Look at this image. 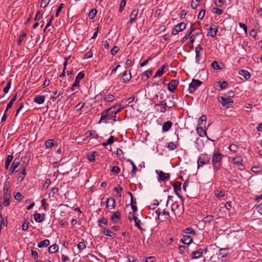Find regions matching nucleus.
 I'll return each instance as SVG.
<instances>
[{
    "instance_id": "f257e3e1",
    "label": "nucleus",
    "mask_w": 262,
    "mask_h": 262,
    "mask_svg": "<svg viewBox=\"0 0 262 262\" xmlns=\"http://www.w3.org/2000/svg\"><path fill=\"white\" fill-rule=\"evenodd\" d=\"M116 106L114 105L112 107L102 112L99 123L100 122H104V120L105 119L107 120H112L114 122H116L117 121V116L115 111H114V108H115Z\"/></svg>"
},
{
    "instance_id": "f03ea898",
    "label": "nucleus",
    "mask_w": 262,
    "mask_h": 262,
    "mask_svg": "<svg viewBox=\"0 0 262 262\" xmlns=\"http://www.w3.org/2000/svg\"><path fill=\"white\" fill-rule=\"evenodd\" d=\"M223 157V154L218 151L213 154L211 161L215 171H218L221 168Z\"/></svg>"
},
{
    "instance_id": "7ed1b4c3",
    "label": "nucleus",
    "mask_w": 262,
    "mask_h": 262,
    "mask_svg": "<svg viewBox=\"0 0 262 262\" xmlns=\"http://www.w3.org/2000/svg\"><path fill=\"white\" fill-rule=\"evenodd\" d=\"M210 157L207 154H202L199 156L197 161L198 167L199 168L205 164L210 163Z\"/></svg>"
},
{
    "instance_id": "20e7f679",
    "label": "nucleus",
    "mask_w": 262,
    "mask_h": 262,
    "mask_svg": "<svg viewBox=\"0 0 262 262\" xmlns=\"http://www.w3.org/2000/svg\"><path fill=\"white\" fill-rule=\"evenodd\" d=\"M218 101L222 106L226 108L231 107L233 104V100L230 98H226L223 96L218 97Z\"/></svg>"
},
{
    "instance_id": "39448f33",
    "label": "nucleus",
    "mask_w": 262,
    "mask_h": 262,
    "mask_svg": "<svg viewBox=\"0 0 262 262\" xmlns=\"http://www.w3.org/2000/svg\"><path fill=\"white\" fill-rule=\"evenodd\" d=\"M202 84V82L199 80L193 79L189 84V91L190 93H194L198 88Z\"/></svg>"
},
{
    "instance_id": "423d86ee",
    "label": "nucleus",
    "mask_w": 262,
    "mask_h": 262,
    "mask_svg": "<svg viewBox=\"0 0 262 262\" xmlns=\"http://www.w3.org/2000/svg\"><path fill=\"white\" fill-rule=\"evenodd\" d=\"M186 27V24L184 22H182V23H180L177 24V25L175 26L174 28H173L172 32V35L177 34L179 32H181V31H183L184 30H185Z\"/></svg>"
},
{
    "instance_id": "0eeeda50",
    "label": "nucleus",
    "mask_w": 262,
    "mask_h": 262,
    "mask_svg": "<svg viewBox=\"0 0 262 262\" xmlns=\"http://www.w3.org/2000/svg\"><path fill=\"white\" fill-rule=\"evenodd\" d=\"M232 161L233 163L238 166V169L243 170L245 169V166L243 165V159L241 157H235L233 158Z\"/></svg>"
},
{
    "instance_id": "6e6552de",
    "label": "nucleus",
    "mask_w": 262,
    "mask_h": 262,
    "mask_svg": "<svg viewBox=\"0 0 262 262\" xmlns=\"http://www.w3.org/2000/svg\"><path fill=\"white\" fill-rule=\"evenodd\" d=\"M156 172L159 176L158 180L159 181H166V180H169V179L170 178V176L168 173H165L161 170L159 171L158 170H156Z\"/></svg>"
},
{
    "instance_id": "1a4fd4ad",
    "label": "nucleus",
    "mask_w": 262,
    "mask_h": 262,
    "mask_svg": "<svg viewBox=\"0 0 262 262\" xmlns=\"http://www.w3.org/2000/svg\"><path fill=\"white\" fill-rule=\"evenodd\" d=\"M179 82L177 80H171L168 84V90L171 93H173L176 90Z\"/></svg>"
},
{
    "instance_id": "9d476101",
    "label": "nucleus",
    "mask_w": 262,
    "mask_h": 262,
    "mask_svg": "<svg viewBox=\"0 0 262 262\" xmlns=\"http://www.w3.org/2000/svg\"><path fill=\"white\" fill-rule=\"evenodd\" d=\"M195 31L194 34L190 36V42L193 43L197 36L202 34V30L201 28L194 29Z\"/></svg>"
},
{
    "instance_id": "9b49d317",
    "label": "nucleus",
    "mask_w": 262,
    "mask_h": 262,
    "mask_svg": "<svg viewBox=\"0 0 262 262\" xmlns=\"http://www.w3.org/2000/svg\"><path fill=\"white\" fill-rule=\"evenodd\" d=\"M203 51V48L201 46H198L195 48V61L198 63H200L201 60V53Z\"/></svg>"
},
{
    "instance_id": "f8f14e48",
    "label": "nucleus",
    "mask_w": 262,
    "mask_h": 262,
    "mask_svg": "<svg viewBox=\"0 0 262 262\" xmlns=\"http://www.w3.org/2000/svg\"><path fill=\"white\" fill-rule=\"evenodd\" d=\"M203 256V249H199L196 251H193L191 253V259H198Z\"/></svg>"
},
{
    "instance_id": "ddd939ff",
    "label": "nucleus",
    "mask_w": 262,
    "mask_h": 262,
    "mask_svg": "<svg viewBox=\"0 0 262 262\" xmlns=\"http://www.w3.org/2000/svg\"><path fill=\"white\" fill-rule=\"evenodd\" d=\"M11 196L10 191L4 192V205L5 206H8L10 204V198Z\"/></svg>"
},
{
    "instance_id": "4468645a",
    "label": "nucleus",
    "mask_w": 262,
    "mask_h": 262,
    "mask_svg": "<svg viewBox=\"0 0 262 262\" xmlns=\"http://www.w3.org/2000/svg\"><path fill=\"white\" fill-rule=\"evenodd\" d=\"M139 12V10L138 9H135L132 11L131 14H130V20L128 23L132 24L136 20V17L138 15Z\"/></svg>"
},
{
    "instance_id": "2eb2a0df",
    "label": "nucleus",
    "mask_w": 262,
    "mask_h": 262,
    "mask_svg": "<svg viewBox=\"0 0 262 262\" xmlns=\"http://www.w3.org/2000/svg\"><path fill=\"white\" fill-rule=\"evenodd\" d=\"M122 77L123 82H128L132 78L130 72L129 71V73H128L127 71H124L122 74Z\"/></svg>"
},
{
    "instance_id": "dca6fc26",
    "label": "nucleus",
    "mask_w": 262,
    "mask_h": 262,
    "mask_svg": "<svg viewBox=\"0 0 262 262\" xmlns=\"http://www.w3.org/2000/svg\"><path fill=\"white\" fill-rule=\"evenodd\" d=\"M174 188V191L176 192V194L179 197L181 198V195L180 194V191L181 190V183L179 182H177L174 183L173 185Z\"/></svg>"
},
{
    "instance_id": "f3484780",
    "label": "nucleus",
    "mask_w": 262,
    "mask_h": 262,
    "mask_svg": "<svg viewBox=\"0 0 262 262\" xmlns=\"http://www.w3.org/2000/svg\"><path fill=\"white\" fill-rule=\"evenodd\" d=\"M181 241L185 245H189L192 242L193 239L190 235H185L182 238Z\"/></svg>"
},
{
    "instance_id": "a211bd4d",
    "label": "nucleus",
    "mask_w": 262,
    "mask_h": 262,
    "mask_svg": "<svg viewBox=\"0 0 262 262\" xmlns=\"http://www.w3.org/2000/svg\"><path fill=\"white\" fill-rule=\"evenodd\" d=\"M34 219L36 222L40 223L45 220V214H40L39 213H35L34 214Z\"/></svg>"
},
{
    "instance_id": "6ab92c4d",
    "label": "nucleus",
    "mask_w": 262,
    "mask_h": 262,
    "mask_svg": "<svg viewBox=\"0 0 262 262\" xmlns=\"http://www.w3.org/2000/svg\"><path fill=\"white\" fill-rule=\"evenodd\" d=\"M217 32V28L216 26H211L208 30V34L212 37H214Z\"/></svg>"
},
{
    "instance_id": "aec40b11",
    "label": "nucleus",
    "mask_w": 262,
    "mask_h": 262,
    "mask_svg": "<svg viewBox=\"0 0 262 262\" xmlns=\"http://www.w3.org/2000/svg\"><path fill=\"white\" fill-rule=\"evenodd\" d=\"M116 206V201L114 198L110 197L108 199L106 203V207L107 208H115Z\"/></svg>"
},
{
    "instance_id": "412c9836",
    "label": "nucleus",
    "mask_w": 262,
    "mask_h": 262,
    "mask_svg": "<svg viewBox=\"0 0 262 262\" xmlns=\"http://www.w3.org/2000/svg\"><path fill=\"white\" fill-rule=\"evenodd\" d=\"M238 74L241 76H243L246 80H248L251 77L250 73L247 70H241L239 71Z\"/></svg>"
},
{
    "instance_id": "4be33fe9",
    "label": "nucleus",
    "mask_w": 262,
    "mask_h": 262,
    "mask_svg": "<svg viewBox=\"0 0 262 262\" xmlns=\"http://www.w3.org/2000/svg\"><path fill=\"white\" fill-rule=\"evenodd\" d=\"M172 125V123L170 121L165 122L162 126V132H166L169 130Z\"/></svg>"
},
{
    "instance_id": "5701e85b",
    "label": "nucleus",
    "mask_w": 262,
    "mask_h": 262,
    "mask_svg": "<svg viewBox=\"0 0 262 262\" xmlns=\"http://www.w3.org/2000/svg\"><path fill=\"white\" fill-rule=\"evenodd\" d=\"M193 25H191L190 29L188 30L187 32L185 34V35L183 37L182 39V42H184L186 39H187L191 36V34L194 31L195 29L193 28Z\"/></svg>"
},
{
    "instance_id": "b1692460",
    "label": "nucleus",
    "mask_w": 262,
    "mask_h": 262,
    "mask_svg": "<svg viewBox=\"0 0 262 262\" xmlns=\"http://www.w3.org/2000/svg\"><path fill=\"white\" fill-rule=\"evenodd\" d=\"M45 100V97L43 95H38L34 98V102L38 104H42Z\"/></svg>"
},
{
    "instance_id": "393cba45",
    "label": "nucleus",
    "mask_w": 262,
    "mask_h": 262,
    "mask_svg": "<svg viewBox=\"0 0 262 262\" xmlns=\"http://www.w3.org/2000/svg\"><path fill=\"white\" fill-rule=\"evenodd\" d=\"M133 219L135 221V226L137 227L141 231H145V229L142 228L140 226L141 221L134 214H132Z\"/></svg>"
},
{
    "instance_id": "a878e982",
    "label": "nucleus",
    "mask_w": 262,
    "mask_h": 262,
    "mask_svg": "<svg viewBox=\"0 0 262 262\" xmlns=\"http://www.w3.org/2000/svg\"><path fill=\"white\" fill-rule=\"evenodd\" d=\"M20 160L18 158H16L13 160L12 164L11 165L10 169H16V168L20 164Z\"/></svg>"
},
{
    "instance_id": "bb28decb",
    "label": "nucleus",
    "mask_w": 262,
    "mask_h": 262,
    "mask_svg": "<svg viewBox=\"0 0 262 262\" xmlns=\"http://www.w3.org/2000/svg\"><path fill=\"white\" fill-rule=\"evenodd\" d=\"M50 243L49 239L43 240L38 244V247L40 248L47 247L50 245Z\"/></svg>"
},
{
    "instance_id": "cd10ccee",
    "label": "nucleus",
    "mask_w": 262,
    "mask_h": 262,
    "mask_svg": "<svg viewBox=\"0 0 262 262\" xmlns=\"http://www.w3.org/2000/svg\"><path fill=\"white\" fill-rule=\"evenodd\" d=\"M58 191H59V189L57 187H53L49 193L48 195H49V198H50V197L55 198V195L56 194H57V195L58 194Z\"/></svg>"
},
{
    "instance_id": "c85d7f7f",
    "label": "nucleus",
    "mask_w": 262,
    "mask_h": 262,
    "mask_svg": "<svg viewBox=\"0 0 262 262\" xmlns=\"http://www.w3.org/2000/svg\"><path fill=\"white\" fill-rule=\"evenodd\" d=\"M196 132L198 134L200 137H203L204 136H207L206 132L203 129V126H200L197 127Z\"/></svg>"
},
{
    "instance_id": "c756f323",
    "label": "nucleus",
    "mask_w": 262,
    "mask_h": 262,
    "mask_svg": "<svg viewBox=\"0 0 262 262\" xmlns=\"http://www.w3.org/2000/svg\"><path fill=\"white\" fill-rule=\"evenodd\" d=\"M55 141L53 139H49L45 141V146L46 148H50L54 145Z\"/></svg>"
},
{
    "instance_id": "7c9ffc66",
    "label": "nucleus",
    "mask_w": 262,
    "mask_h": 262,
    "mask_svg": "<svg viewBox=\"0 0 262 262\" xmlns=\"http://www.w3.org/2000/svg\"><path fill=\"white\" fill-rule=\"evenodd\" d=\"M166 101V105L167 108H170L173 107L175 105V103L173 101V98L169 97L167 100H165Z\"/></svg>"
},
{
    "instance_id": "2f4dec72",
    "label": "nucleus",
    "mask_w": 262,
    "mask_h": 262,
    "mask_svg": "<svg viewBox=\"0 0 262 262\" xmlns=\"http://www.w3.org/2000/svg\"><path fill=\"white\" fill-rule=\"evenodd\" d=\"M103 234L105 235L108 236L110 237L114 238L115 236V234L113 232L111 231L109 229L105 228L103 231Z\"/></svg>"
},
{
    "instance_id": "473e14b6",
    "label": "nucleus",
    "mask_w": 262,
    "mask_h": 262,
    "mask_svg": "<svg viewBox=\"0 0 262 262\" xmlns=\"http://www.w3.org/2000/svg\"><path fill=\"white\" fill-rule=\"evenodd\" d=\"M127 161L129 162L132 166L133 169L131 171V174L133 176H134L135 175V174L136 173L138 168L133 161L129 159L127 160Z\"/></svg>"
},
{
    "instance_id": "72a5a7b5",
    "label": "nucleus",
    "mask_w": 262,
    "mask_h": 262,
    "mask_svg": "<svg viewBox=\"0 0 262 262\" xmlns=\"http://www.w3.org/2000/svg\"><path fill=\"white\" fill-rule=\"evenodd\" d=\"M58 250V246L56 244H54L49 247L48 249L49 252L50 253H56Z\"/></svg>"
},
{
    "instance_id": "f704fd0d",
    "label": "nucleus",
    "mask_w": 262,
    "mask_h": 262,
    "mask_svg": "<svg viewBox=\"0 0 262 262\" xmlns=\"http://www.w3.org/2000/svg\"><path fill=\"white\" fill-rule=\"evenodd\" d=\"M13 158V157L12 155H8L7 157L6 160L5 161V166L6 169H8L9 168L10 162L12 160Z\"/></svg>"
},
{
    "instance_id": "c9c22d12",
    "label": "nucleus",
    "mask_w": 262,
    "mask_h": 262,
    "mask_svg": "<svg viewBox=\"0 0 262 262\" xmlns=\"http://www.w3.org/2000/svg\"><path fill=\"white\" fill-rule=\"evenodd\" d=\"M206 121V117L205 115L202 116L199 119L198 125L200 126H205V124Z\"/></svg>"
},
{
    "instance_id": "e433bc0d",
    "label": "nucleus",
    "mask_w": 262,
    "mask_h": 262,
    "mask_svg": "<svg viewBox=\"0 0 262 262\" xmlns=\"http://www.w3.org/2000/svg\"><path fill=\"white\" fill-rule=\"evenodd\" d=\"M120 213L119 212H115L111 216V220L115 223L117 222L120 219Z\"/></svg>"
},
{
    "instance_id": "4c0bfd02",
    "label": "nucleus",
    "mask_w": 262,
    "mask_h": 262,
    "mask_svg": "<svg viewBox=\"0 0 262 262\" xmlns=\"http://www.w3.org/2000/svg\"><path fill=\"white\" fill-rule=\"evenodd\" d=\"M157 105L160 106L162 107V110H161V112L164 113L165 112L166 108H167V105H166L165 101H160L159 103H158Z\"/></svg>"
},
{
    "instance_id": "58836bf2",
    "label": "nucleus",
    "mask_w": 262,
    "mask_h": 262,
    "mask_svg": "<svg viewBox=\"0 0 262 262\" xmlns=\"http://www.w3.org/2000/svg\"><path fill=\"white\" fill-rule=\"evenodd\" d=\"M85 136L86 137H90L91 136H94L95 138H98L99 136L95 134L94 130H88L85 133Z\"/></svg>"
},
{
    "instance_id": "ea45409f",
    "label": "nucleus",
    "mask_w": 262,
    "mask_h": 262,
    "mask_svg": "<svg viewBox=\"0 0 262 262\" xmlns=\"http://www.w3.org/2000/svg\"><path fill=\"white\" fill-rule=\"evenodd\" d=\"M165 67V65H163L160 69H159L156 72L155 77L161 76L164 72V69Z\"/></svg>"
},
{
    "instance_id": "a19ab883",
    "label": "nucleus",
    "mask_w": 262,
    "mask_h": 262,
    "mask_svg": "<svg viewBox=\"0 0 262 262\" xmlns=\"http://www.w3.org/2000/svg\"><path fill=\"white\" fill-rule=\"evenodd\" d=\"M219 255H221L223 258L226 257L228 255L227 249L221 248L219 250Z\"/></svg>"
},
{
    "instance_id": "79ce46f5",
    "label": "nucleus",
    "mask_w": 262,
    "mask_h": 262,
    "mask_svg": "<svg viewBox=\"0 0 262 262\" xmlns=\"http://www.w3.org/2000/svg\"><path fill=\"white\" fill-rule=\"evenodd\" d=\"M114 190L116 192L117 195L119 198H120L121 196V192L123 190L122 187L118 185L117 187H115L114 188Z\"/></svg>"
},
{
    "instance_id": "37998d69",
    "label": "nucleus",
    "mask_w": 262,
    "mask_h": 262,
    "mask_svg": "<svg viewBox=\"0 0 262 262\" xmlns=\"http://www.w3.org/2000/svg\"><path fill=\"white\" fill-rule=\"evenodd\" d=\"M62 94L61 92H58L57 91L53 92V95L51 96L50 98L53 101H55L60 95Z\"/></svg>"
},
{
    "instance_id": "c03bdc74",
    "label": "nucleus",
    "mask_w": 262,
    "mask_h": 262,
    "mask_svg": "<svg viewBox=\"0 0 262 262\" xmlns=\"http://www.w3.org/2000/svg\"><path fill=\"white\" fill-rule=\"evenodd\" d=\"M184 232L186 234H192L194 235H195L196 234V232H195V230L193 228H190V227L185 229L184 230Z\"/></svg>"
},
{
    "instance_id": "a18cd8bd",
    "label": "nucleus",
    "mask_w": 262,
    "mask_h": 262,
    "mask_svg": "<svg viewBox=\"0 0 262 262\" xmlns=\"http://www.w3.org/2000/svg\"><path fill=\"white\" fill-rule=\"evenodd\" d=\"M97 10L96 9H92L89 14V17L90 19H93L97 14Z\"/></svg>"
},
{
    "instance_id": "49530a36",
    "label": "nucleus",
    "mask_w": 262,
    "mask_h": 262,
    "mask_svg": "<svg viewBox=\"0 0 262 262\" xmlns=\"http://www.w3.org/2000/svg\"><path fill=\"white\" fill-rule=\"evenodd\" d=\"M114 99V96L112 94H108L104 97V100L106 102H112Z\"/></svg>"
},
{
    "instance_id": "de8ad7c7",
    "label": "nucleus",
    "mask_w": 262,
    "mask_h": 262,
    "mask_svg": "<svg viewBox=\"0 0 262 262\" xmlns=\"http://www.w3.org/2000/svg\"><path fill=\"white\" fill-rule=\"evenodd\" d=\"M21 176H19L18 178V180L21 182L24 179L25 177L26 176L27 172L25 167H24L21 172Z\"/></svg>"
},
{
    "instance_id": "09e8293b",
    "label": "nucleus",
    "mask_w": 262,
    "mask_h": 262,
    "mask_svg": "<svg viewBox=\"0 0 262 262\" xmlns=\"http://www.w3.org/2000/svg\"><path fill=\"white\" fill-rule=\"evenodd\" d=\"M167 148L171 150L176 149L177 148V145L173 142H170L168 143Z\"/></svg>"
},
{
    "instance_id": "8fccbe9b",
    "label": "nucleus",
    "mask_w": 262,
    "mask_h": 262,
    "mask_svg": "<svg viewBox=\"0 0 262 262\" xmlns=\"http://www.w3.org/2000/svg\"><path fill=\"white\" fill-rule=\"evenodd\" d=\"M196 144L198 145V148L199 149H202L203 147L204 146V144L202 142V141L199 138H198L196 141Z\"/></svg>"
},
{
    "instance_id": "3c124183",
    "label": "nucleus",
    "mask_w": 262,
    "mask_h": 262,
    "mask_svg": "<svg viewBox=\"0 0 262 262\" xmlns=\"http://www.w3.org/2000/svg\"><path fill=\"white\" fill-rule=\"evenodd\" d=\"M218 85H220L221 90L225 89L228 85V82L225 81H220L218 82Z\"/></svg>"
},
{
    "instance_id": "603ef678",
    "label": "nucleus",
    "mask_w": 262,
    "mask_h": 262,
    "mask_svg": "<svg viewBox=\"0 0 262 262\" xmlns=\"http://www.w3.org/2000/svg\"><path fill=\"white\" fill-rule=\"evenodd\" d=\"M211 67H212V68L214 69V70H220V69H222V68H221L217 62L216 61H213L212 63H211Z\"/></svg>"
},
{
    "instance_id": "864d4df0",
    "label": "nucleus",
    "mask_w": 262,
    "mask_h": 262,
    "mask_svg": "<svg viewBox=\"0 0 262 262\" xmlns=\"http://www.w3.org/2000/svg\"><path fill=\"white\" fill-rule=\"evenodd\" d=\"M115 105H117L115 107V108H114V111H115V114L117 115V113L120 112L122 110L125 108L124 106H121L119 104H116Z\"/></svg>"
},
{
    "instance_id": "5fc2aeb1",
    "label": "nucleus",
    "mask_w": 262,
    "mask_h": 262,
    "mask_svg": "<svg viewBox=\"0 0 262 262\" xmlns=\"http://www.w3.org/2000/svg\"><path fill=\"white\" fill-rule=\"evenodd\" d=\"M111 171L114 174H118L120 171V169L118 166H114L111 169Z\"/></svg>"
},
{
    "instance_id": "6e6d98bb",
    "label": "nucleus",
    "mask_w": 262,
    "mask_h": 262,
    "mask_svg": "<svg viewBox=\"0 0 262 262\" xmlns=\"http://www.w3.org/2000/svg\"><path fill=\"white\" fill-rule=\"evenodd\" d=\"M95 152L88 155V159L91 162H94L95 160Z\"/></svg>"
},
{
    "instance_id": "4d7b16f0",
    "label": "nucleus",
    "mask_w": 262,
    "mask_h": 262,
    "mask_svg": "<svg viewBox=\"0 0 262 262\" xmlns=\"http://www.w3.org/2000/svg\"><path fill=\"white\" fill-rule=\"evenodd\" d=\"M213 220V216L212 215H208L203 219L205 223H210Z\"/></svg>"
},
{
    "instance_id": "13d9d810",
    "label": "nucleus",
    "mask_w": 262,
    "mask_h": 262,
    "mask_svg": "<svg viewBox=\"0 0 262 262\" xmlns=\"http://www.w3.org/2000/svg\"><path fill=\"white\" fill-rule=\"evenodd\" d=\"M11 80H10L7 82L6 86H5L3 89V92L5 93H7L9 92V90L11 88Z\"/></svg>"
},
{
    "instance_id": "bf43d9fd",
    "label": "nucleus",
    "mask_w": 262,
    "mask_h": 262,
    "mask_svg": "<svg viewBox=\"0 0 262 262\" xmlns=\"http://www.w3.org/2000/svg\"><path fill=\"white\" fill-rule=\"evenodd\" d=\"M23 196L20 192H17L14 195V199L18 201H20L23 200Z\"/></svg>"
},
{
    "instance_id": "052dcab7",
    "label": "nucleus",
    "mask_w": 262,
    "mask_h": 262,
    "mask_svg": "<svg viewBox=\"0 0 262 262\" xmlns=\"http://www.w3.org/2000/svg\"><path fill=\"white\" fill-rule=\"evenodd\" d=\"M42 14L41 11H38L35 17V20L38 21L40 20L42 17Z\"/></svg>"
},
{
    "instance_id": "680f3d73",
    "label": "nucleus",
    "mask_w": 262,
    "mask_h": 262,
    "mask_svg": "<svg viewBox=\"0 0 262 262\" xmlns=\"http://www.w3.org/2000/svg\"><path fill=\"white\" fill-rule=\"evenodd\" d=\"M237 146L235 144H231L229 147V150L234 153L237 151Z\"/></svg>"
},
{
    "instance_id": "e2e57ef3",
    "label": "nucleus",
    "mask_w": 262,
    "mask_h": 262,
    "mask_svg": "<svg viewBox=\"0 0 262 262\" xmlns=\"http://www.w3.org/2000/svg\"><path fill=\"white\" fill-rule=\"evenodd\" d=\"M215 195L216 197H217L218 198H222L223 197L224 195H225V194L222 191H220V190H216L215 191Z\"/></svg>"
},
{
    "instance_id": "0e129e2a",
    "label": "nucleus",
    "mask_w": 262,
    "mask_h": 262,
    "mask_svg": "<svg viewBox=\"0 0 262 262\" xmlns=\"http://www.w3.org/2000/svg\"><path fill=\"white\" fill-rule=\"evenodd\" d=\"M205 10L203 9L201 10L198 14V18L199 19H201V20L203 19V18H204V17L205 16Z\"/></svg>"
},
{
    "instance_id": "69168bd1",
    "label": "nucleus",
    "mask_w": 262,
    "mask_h": 262,
    "mask_svg": "<svg viewBox=\"0 0 262 262\" xmlns=\"http://www.w3.org/2000/svg\"><path fill=\"white\" fill-rule=\"evenodd\" d=\"M51 0H42L41 2L40 6L42 8L46 7L49 4Z\"/></svg>"
},
{
    "instance_id": "338daca9",
    "label": "nucleus",
    "mask_w": 262,
    "mask_h": 262,
    "mask_svg": "<svg viewBox=\"0 0 262 262\" xmlns=\"http://www.w3.org/2000/svg\"><path fill=\"white\" fill-rule=\"evenodd\" d=\"M119 49L118 46H114L111 51V53L112 55H115L119 51Z\"/></svg>"
},
{
    "instance_id": "774afa93",
    "label": "nucleus",
    "mask_w": 262,
    "mask_h": 262,
    "mask_svg": "<svg viewBox=\"0 0 262 262\" xmlns=\"http://www.w3.org/2000/svg\"><path fill=\"white\" fill-rule=\"evenodd\" d=\"M84 76V74L83 72H80L76 77V79L78 81H80Z\"/></svg>"
}]
</instances>
